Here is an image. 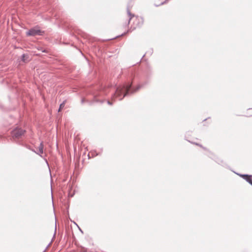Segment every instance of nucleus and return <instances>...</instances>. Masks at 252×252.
Here are the masks:
<instances>
[{
  "instance_id": "f257e3e1",
  "label": "nucleus",
  "mask_w": 252,
  "mask_h": 252,
  "mask_svg": "<svg viewBox=\"0 0 252 252\" xmlns=\"http://www.w3.org/2000/svg\"><path fill=\"white\" fill-rule=\"evenodd\" d=\"M132 83L133 82H128L117 87L115 93L112 95V100L118 99L121 100L124 97L136 92L147 84V83H145L144 84H139L136 88H133L132 87Z\"/></svg>"
},
{
  "instance_id": "f03ea898",
  "label": "nucleus",
  "mask_w": 252,
  "mask_h": 252,
  "mask_svg": "<svg viewBox=\"0 0 252 252\" xmlns=\"http://www.w3.org/2000/svg\"><path fill=\"white\" fill-rule=\"evenodd\" d=\"M44 32L39 29V27H35L31 29L26 32L27 36H35L36 35H42Z\"/></svg>"
},
{
  "instance_id": "7ed1b4c3",
  "label": "nucleus",
  "mask_w": 252,
  "mask_h": 252,
  "mask_svg": "<svg viewBox=\"0 0 252 252\" xmlns=\"http://www.w3.org/2000/svg\"><path fill=\"white\" fill-rule=\"evenodd\" d=\"M26 131L22 128H16L12 131V136L14 139H20L24 135Z\"/></svg>"
},
{
  "instance_id": "20e7f679",
  "label": "nucleus",
  "mask_w": 252,
  "mask_h": 252,
  "mask_svg": "<svg viewBox=\"0 0 252 252\" xmlns=\"http://www.w3.org/2000/svg\"><path fill=\"white\" fill-rule=\"evenodd\" d=\"M107 90H105L101 91L98 94H95L94 96V101L96 102H100L102 103L104 102V100L101 98L103 96L106 95L107 94Z\"/></svg>"
},
{
  "instance_id": "39448f33",
  "label": "nucleus",
  "mask_w": 252,
  "mask_h": 252,
  "mask_svg": "<svg viewBox=\"0 0 252 252\" xmlns=\"http://www.w3.org/2000/svg\"><path fill=\"white\" fill-rule=\"evenodd\" d=\"M240 176L242 177L247 182L252 186V175H249L247 174H239Z\"/></svg>"
},
{
  "instance_id": "423d86ee",
  "label": "nucleus",
  "mask_w": 252,
  "mask_h": 252,
  "mask_svg": "<svg viewBox=\"0 0 252 252\" xmlns=\"http://www.w3.org/2000/svg\"><path fill=\"white\" fill-rule=\"evenodd\" d=\"M135 21L134 22V25L136 27H140L143 23V20L141 18L138 17L135 18Z\"/></svg>"
},
{
  "instance_id": "0eeeda50",
  "label": "nucleus",
  "mask_w": 252,
  "mask_h": 252,
  "mask_svg": "<svg viewBox=\"0 0 252 252\" xmlns=\"http://www.w3.org/2000/svg\"><path fill=\"white\" fill-rule=\"evenodd\" d=\"M35 153H36L37 154L40 155L41 157V154L43 153V142H41L39 147H38V152H36L35 151H33Z\"/></svg>"
},
{
  "instance_id": "6e6552de",
  "label": "nucleus",
  "mask_w": 252,
  "mask_h": 252,
  "mask_svg": "<svg viewBox=\"0 0 252 252\" xmlns=\"http://www.w3.org/2000/svg\"><path fill=\"white\" fill-rule=\"evenodd\" d=\"M29 57L27 55L23 54L22 56V61L24 62H27L29 61Z\"/></svg>"
},
{
  "instance_id": "1a4fd4ad",
  "label": "nucleus",
  "mask_w": 252,
  "mask_h": 252,
  "mask_svg": "<svg viewBox=\"0 0 252 252\" xmlns=\"http://www.w3.org/2000/svg\"><path fill=\"white\" fill-rule=\"evenodd\" d=\"M127 13L129 16V22L130 21V20L134 17V15L133 14H132L130 12V10L128 8H127Z\"/></svg>"
},
{
  "instance_id": "9d476101",
  "label": "nucleus",
  "mask_w": 252,
  "mask_h": 252,
  "mask_svg": "<svg viewBox=\"0 0 252 252\" xmlns=\"http://www.w3.org/2000/svg\"><path fill=\"white\" fill-rule=\"evenodd\" d=\"M65 105V101H63V102H62L60 105V107L59 108V110H58V112H60L61 111V110H62V109H63L64 106Z\"/></svg>"
},
{
  "instance_id": "9b49d317",
  "label": "nucleus",
  "mask_w": 252,
  "mask_h": 252,
  "mask_svg": "<svg viewBox=\"0 0 252 252\" xmlns=\"http://www.w3.org/2000/svg\"><path fill=\"white\" fill-rule=\"evenodd\" d=\"M81 252H87V249H86L85 248H82V250H81Z\"/></svg>"
},
{
  "instance_id": "f8f14e48",
  "label": "nucleus",
  "mask_w": 252,
  "mask_h": 252,
  "mask_svg": "<svg viewBox=\"0 0 252 252\" xmlns=\"http://www.w3.org/2000/svg\"><path fill=\"white\" fill-rule=\"evenodd\" d=\"M196 145L199 146L200 147L202 148L203 149L206 150V148L203 147L201 145H199V144L195 143Z\"/></svg>"
},
{
  "instance_id": "ddd939ff",
  "label": "nucleus",
  "mask_w": 252,
  "mask_h": 252,
  "mask_svg": "<svg viewBox=\"0 0 252 252\" xmlns=\"http://www.w3.org/2000/svg\"><path fill=\"white\" fill-rule=\"evenodd\" d=\"M107 103L108 104H109L110 105H112V103L109 100H107Z\"/></svg>"
},
{
  "instance_id": "4468645a",
  "label": "nucleus",
  "mask_w": 252,
  "mask_h": 252,
  "mask_svg": "<svg viewBox=\"0 0 252 252\" xmlns=\"http://www.w3.org/2000/svg\"><path fill=\"white\" fill-rule=\"evenodd\" d=\"M152 53H153V51L152 50V51H151L150 52H146V54H148L149 53V54L151 55L152 54Z\"/></svg>"
}]
</instances>
